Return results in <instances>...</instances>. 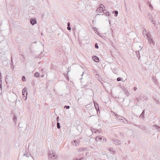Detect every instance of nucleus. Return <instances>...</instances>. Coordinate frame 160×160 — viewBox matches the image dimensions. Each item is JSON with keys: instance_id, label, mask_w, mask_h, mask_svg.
I'll return each mask as SVG.
<instances>
[{"instance_id": "f257e3e1", "label": "nucleus", "mask_w": 160, "mask_h": 160, "mask_svg": "<svg viewBox=\"0 0 160 160\" xmlns=\"http://www.w3.org/2000/svg\"><path fill=\"white\" fill-rule=\"evenodd\" d=\"M147 38L148 40V42L150 43V44L151 45L152 44L154 46L155 45V42L153 41L152 39V38L151 37V35L150 36L148 35H147Z\"/></svg>"}, {"instance_id": "f03ea898", "label": "nucleus", "mask_w": 160, "mask_h": 160, "mask_svg": "<svg viewBox=\"0 0 160 160\" xmlns=\"http://www.w3.org/2000/svg\"><path fill=\"white\" fill-rule=\"evenodd\" d=\"M148 19L152 22L154 24L155 26L156 21L153 19V16L150 14H149L148 15Z\"/></svg>"}, {"instance_id": "7ed1b4c3", "label": "nucleus", "mask_w": 160, "mask_h": 160, "mask_svg": "<svg viewBox=\"0 0 160 160\" xmlns=\"http://www.w3.org/2000/svg\"><path fill=\"white\" fill-rule=\"evenodd\" d=\"M28 94V91L27 89L24 88L22 92V95L23 96V98L24 100H26L27 99V96Z\"/></svg>"}, {"instance_id": "20e7f679", "label": "nucleus", "mask_w": 160, "mask_h": 160, "mask_svg": "<svg viewBox=\"0 0 160 160\" xmlns=\"http://www.w3.org/2000/svg\"><path fill=\"white\" fill-rule=\"evenodd\" d=\"M105 7L102 4H100V6L97 9L96 11L97 12L100 13L102 11H103L105 10Z\"/></svg>"}, {"instance_id": "39448f33", "label": "nucleus", "mask_w": 160, "mask_h": 160, "mask_svg": "<svg viewBox=\"0 0 160 160\" xmlns=\"http://www.w3.org/2000/svg\"><path fill=\"white\" fill-rule=\"evenodd\" d=\"M12 80V78L11 76H7L6 77L5 81L7 83H11Z\"/></svg>"}, {"instance_id": "423d86ee", "label": "nucleus", "mask_w": 160, "mask_h": 160, "mask_svg": "<svg viewBox=\"0 0 160 160\" xmlns=\"http://www.w3.org/2000/svg\"><path fill=\"white\" fill-rule=\"evenodd\" d=\"M31 24L33 25L37 23V21L36 19L31 18L30 20Z\"/></svg>"}, {"instance_id": "0eeeda50", "label": "nucleus", "mask_w": 160, "mask_h": 160, "mask_svg": "<svg viewBox=\"0 0 160 160\" xmlns=\"http://www.w3.org/2000/svg\"><path fill=\"white\" fill-rule=\"evenodd\" d=\"M56 156L55 154L54 153H52V154H51L50 153H49L48 155V158H52V157L53 158H56Z\"/></svg>"}, {"instance_id": "6e6552de", "label": "nucleus", "mask_w": 160, "mask_h": 160, "mask_svg": "<svg viewBox=\"0 0 160 160\" xmlns=\"http://www.w3.org/2000/svg\"><path fill=\"white\" fill-rule=\"evenodd\" d=\"M93 60L96 62H98L99 61L98 58L96 56L92 57Z\"/></svg>"}, {"instance_id": "1a4fd4ad", "label": "nucleus", "mask_w": 160, "mask_h": 160, "mask_svg": "<svg viewBox=\"0 0 160 160\" xmlns=\"http://www.w3.org/2000/svg\"><path fill=\"white\" fill-rule=\"evenodd\" d=\"M113 142L115 144L117 145H119L121 143L119 140L116 139L113 140Z\"/></svg>"}, {"instance_id": "9d476101", "label": "nucleus", "mask_w": 160, "mask_h": 160, "mask_svg": "<svg viewBox=\"0 0 160 160\" xmlns=\"http://www.w3.org/2000/svg\"><path fill=\"white\" fill-rule=\"evenodd\" d=\"M94 104L95 109L97 111H99V106L98 103L96 102H94Z\"/></svg>"}, {"instance_id": "9b49d317", "label": "nucleus", "mask_w": 160, "mask_h": 160, "mask_svg": "<svg viewBox=\"0 0 160 160\" xmlns=\"http://www.w3.org/2000/svg\"><path fill=\"white\" fill-rule=\"evenodd\" d=\"M105 138L103 137H100V136H97L96 138V140L97 141H98L99 140L101 141L102 139H103V140H104Z\"/></svg>"}, {"instance_id": "f8f14e48", "label": "nucleus", "mask_w": 160, "mask_h": 160, "mask_svg": "<svg viewBox=\"0 0 160 160\" xmlns=\"http://www.w3.org/2000/svg\"><path fill=\"white\" fill-rule=\"evenodd\" d=\"M143 35L144 36V37H145V36H146V37H147V35H148L150 36V35L149 34V33L148 32V34L147 33V32L146 30H144L143 32Z\"/></svg>"}, {"instance_id": "ddd939ff", "label": "nucleus", "mask_w": 160, "mask_h": 160, "mask_svg": "<svg viewBox=\"0 0 160 160\" xmlns=\"http://www.w3.org/2000/svg\"><path fill=\"white\" fill-rule=\"evenodd\" d=\"M123 91L124 92H125L126 94L127 95V96H128L129 95V93L128 91V90L126 88H124L123 89Z\"/></svg>"}, {"instance_id": "4468645a", "label": "nucleus", "mask_w": 160, "mask_h": 160, "mask_svg": "<svg viewBox=\"0 0 160 160\" xmlns=\"http://www.w3.org/2000/svg\"><path fill=\"white\" fill-rule=\"evenodd\" d=\"M153 127L155 128L156 129L158 130V131L160 132V127L156 125H154L153 126Z\"/></svg>"}, {"instance_id": "2eb2a0df", "label": "nucleus", "mask_w": 160, "mask_h": 160, "mask_svg": "<svg viewBox=\"0 0 160 160\" xmlns=\"http://www.w3.org/2000/svg\"><path fill=\"white\" fill-rule=\"evenodd\" d=\"M144 112H145V110H144L143 111L141 114L140 115V117H139L140 118H144V114L145 113Z\"/></svg>"}, {"instance_id": "dca6fc26", "label": "nucleus", "mask_w": 160, "mask_h": 160, "mask_svg": "<svg viewBox=\"0 0 160 160\" xmlns=\"http://www.w3.org/2000/svg\"><path fill=\"white\" fill-rule=\"evenodd\" d=\"M86 150V148H80L78 149V152H82L85 151Z\"/></svg>"}, {"instance_id": "f3484780", "label": "nucleus", "mask_w": 160, "mask_h": 160, "mask_svg": "<svg viewBox=\"0 0 160 160\" xmlns=\"http://www.w3.org/2000/svg\"><path fill=\"white\" fill-rule=\"evenodd\" d=\"M109 150L110 152L111 153L113 154H114L116 152L112 148H110L109 149Z\"/></svg>"}, {"instance_id": "a211bd4d", "label": "nucleus", "mask_w": 160, "mask_h": 160, "mask_svg": "<svg viewBox=\"0 0 160 160\" xmlns=\"http://www.w3.org/2000/svg\"><path fill=\"white\" fill-rule=\"evenodd\" d=\"M23 156H25L27 158H28L29 157V156H31V157H32L30 155V153H24L23 154Z\"/></svg>"}, {"instance_id": "6ab92c4d", "label": "nucleus", "mask_w": 160, "mask_h": 160, "mask_svg": "<svg viewBox=\"0 0 160 160\" xmlns=\"http://www.w3.org/2000/svg\"><path fill=\"white\" fill-rule=\"evenodd\" d=\"M113 13H114V16L115 17H117L118 16V12L117 11H114L112 12Z\"/></svg>"}, {"instance_id": "aec40b11", "label": "nucleus", "mask_w": 160, "mask_h": 160, "mask_svg": "<svg viewBox=\"0 0 160 160\" xmlns=\"http://www.w3.org/2000/svg\"><path fill=\"white\" fill-rule=\"evenodd\" d=\"M103 12L107 16H109L110 15V14L109 13V12L106 11H104V10L103 11Z\"/></svg>"}, {"instance_id": "412c9836", "label": "nucleus", "mask_w": 160, "mask_h": 160, "mask_svg": "<svg viewBox=\"0 0 160 160\" xmlns=\"http://www.w3.org/2000/svg\"><path fill=\"white\" fill-rule=\"evenodd\" d=\"M34 76L38 78L39 76V73L38 72H36L35 73Z\"/></svg>"}, {"instance_id": "4be33fe9", "label": "nucleus", "mask_w": 160, "mask_h": 160, "mask_svg": "<svg viewBox=\"0 0 160 160\" xmlns=\"http://www.w3.org/2000/svg\"><path fill=\"white\" fill-rule=\"evenodd\" d=\"M141 129L143 131H144L145 132H147V128L146 127H143L141 128Z\"/></svg>"}, {"instance_id": "5701e85b", "label": "nucleus", "mask_w": 160, "mask_h": 160, "mask_svg": "<svg viewBox=\"0 0 160 160\" xmlns=\"http://www.w3.org/2000/svg\"><path fill=\"white\" fill-rule=\"evenodd\" d=\"M3 37L2 36H0V43L3 40Z\"/></svg>"}, {"instance_id": "b1692460", "label": "nucleus", "mask_w": 160, "mask_h": 160, "mask_svg": "<svg viewBox=\"0 0 160 160\" xmlns=\"http://www.w3.org/2000/svg\"><path fill=\"white\" fill-rule=\"evenodd\" d=\"M17 118L15 116V115H14L13 116V120L15 122L17 120Z\"/></svg>"}, {"instance_id": "393cba45", "label": "nucleus", "mask_w": 160, "mask_h": 160, "mask_svg": "<svg viewBox=\"0 0 160 160\" xmlns=\"http://www.w3.org/2000/svg\"><path fill=\"white\" fill-rule=\"evenodd\" d=\"M148 5L150 9H151V10H152L153 9V7L152 6V5L150 3H148Z\"/></svg>"}, {"instance_id": "a878e982", "label": "nucleus", "mask_w": 160, "mask_h": 160, "mask_svg": "<svg viewBox=\"0 0 160 160\" xmlns=\"http://www.w3.org/2000/svg\"><path fill=\"white\" fill-rule=\"evenodd\" d=\"M57 128L58 129H59L60 128V123L58 122L57 123Z\"/></svg>"}, {"instance_id": "bb28decb", "label": "nucleus", "mask_w": 160, "mask_h": 160, "mask_svg": "<svg viewBox=\"0 0 160 160\" xmlns=\"http://www.w3.org/2000/svg\"><path fill=\"white\" fill-rule=\"evenodd\" d=\"M71 143L73 145L75 146H77V144H76L75 142H74V141H72L71 142Z\"/></svg>"}, {"instance_id": "cd10ccee", "label": "nucleus", "mask_w": 160, "mask_h": 160, "mask_svg": "<svg viewBox=\"0 0 160 160\" xmlns=\"http://www.w3.org/2000/svg\"><path fill=\"white\" fill-rule=\"evenodd\" d=\"M64 108H66L67 109H68L70 108V106H69L65 105L64 107Z\"/></svg>"}, {"instance_id": "c85d7f7f", "label": "nucleus", "mask_w": 160, "mask_h": 160, "mask_svg": "<svg viewBox=\"0 0 160 160\" xmlns=\"http://www.w3.org/2000/svg\"><path fill=\"white\" fill-rule=\"evenodd\" d=\"M95 48L97 49H98L99 48L98 46V44L97 43H95Z\"/></svg>"}, {"instance_id": "c756f323", "label": "nucleus", "mask_w": 160, "mask_h": 160, "mask_svg": "<svg viewBox=\"0 0 160 160\" xmlns=\"http://www.w3.org/2000/svg\"><path fill=\"white\" fill-rule=\"evenodd\" d=\"M22 80L23 81H25V76H23L22 77Z\"/></svg>"}, {"instance_id": "7c9ffc66", "label": "nucleus", "mask_w": 160, "mask_h": 160, "mask_svg": "<svg viewBox=\"0 0 160 160\" xmlns=\"http://www.w3.org/2000/svg\"><path fill=\"white\" fill-rule=\"evenodd\" d=\"M122 78H117V80L118 81H120L121 80Z\"/></svg>"}, {"instance_id": "2f4dec72", "label": "nucleus", "mask_w": 160, "mask_h": 160, "mask_svg": "<svg viewBox=\"0 0 160 160\" xmlns=\"http://www.w3.org/2000/svg\"><path fill=\"white\" fill-rule=\"evenodd\" d=\"M1 78H0V87L1 88H2V80H1Z\"/></svg>"}, {"instance_id": "473e14b6", "label": "nucleus", "mask_w": 160, "mask_h": 160, "mask_svg": "<svg viewBox=\"0 0 160 160\" xmlns=\"http://www.w3.org/2000/svg\"><path fill=\"white\" fill-rule=\"evenodd\" d=\"M67 29L69 30H71V28L70 27V26H68L67 27Z\"/></svg>"}, {"instance_id": "72a5a7b5", "label": "nucleus", "mask_w": 160, "mask_h": 160, "mask_svg": "<svg viewBox=\"0 0 160 160\" xmlns=\"http://www.w3.org/2000/svg\"><path fill=\"white\" fill-rule=\"evenodd\" d=\"M70 69L68 68L67 69V74L70 71Z\"/></svg>"}, {"instance_id": "f704fd0d", "label": "nucleus", "mask_w": 160, "mask_h": 160, "mask_svg": "<svg viewBox=\"0 0 160 160\" xmlns=\"http://www.w3.org/2000/svg\"><path fill=\"white\" fill-rule=\"evenodd\" d=\"M74 141V142H75L76 144H77V145L78 144V142L77 140H75V141Z\"/></svg>"}, {"instance_id": "c9c22d12", "label": "nucleus", "mask_w": 160, "mask_h": 160, "mask_svg": "<svg viewBox=\"0 0 160 160\" xmlns=\"http://www.w3.org/2000/svg\"><path fill=\"white\" fill-rule=\"evenodd\" d=\"M133 89L134 91H136L137 90V88L136 87H134L133 88Z\"/></svg>"}, {"instance_id": "e433bc0d", "label": "nucleus", "mask_w": 160, "mask_h": 160, "mask_svg": "<svg viewBox=\"0 0 160 160\" xmlns=\"http://www.w3.org/2000/svg\"><path fill=\"white\" fill-rule=\"evenodd\" d=\"M70 22H68V23H67V25H68V26H70Z\"/></svg>"}, {"instance_id": "4c0bfd02", "label": "nucleus", "mask_w": 160, "mask_h": 160, "mask_svg": "<svg viewBox=\"0 0 160 160\" xmlns=\"http://www.w3.org/2000/svg\"><path fill=\"white\" fill-rule=\"evenodd\" d=\"M121 119L122 120H126V118H124V117H122V118Z\"/></svg>"}, {"instance_id": "58836bf2", "label": "nucleus", "mask_w": 160, "mask_h": 160, "mask_svg": "<svg viewBox=\"0 0 160 160\" xmlns=\"http://www.w3.org/2000/svg\"><path fill=\"white\" fill-rule=\"evenodd\" d=\"M59 117H58L57 118V122H58V119H59Z\"/></svg>"}, {"instance_id": "ea45409f", "label": "nucleus", "mask_w": 160, "mask_h": 160, "mask_svg": "<svg viewBox=\"0 0 160 160\" xmlns=\"http://www.w3.org/2000/svg\"><path fill=\"white\" fill-rule=\"evenodd\" d=\"M21 56L22 57V58H23V59H24V55H21Z\"/></svg>"}, {"instance_id": "a19ab883", "label": "nucleus", "mask_w": 160, "mask_h": 160, "mask_svg": "<svg viewBox=\"0 0 160 160\" xmlns=\"http://www.w3.org/2000/svg\"><path fill=\"white\" fill-rule=\"evenodd\" d=\"M136 100L137 102H138L139 101V99L138 98H137L136 99Z\"/></svg>"}, {"instance_id": "79ce46f5", "label": "nucleus", "mask_w": 160, "mask_h": 160, "mask_svg": "<svg viewBox=\"0 0 160 160\" xmlns=\"http://www.w3.org/2000/svg\"><path fill=\"white\" fill-rule=\"evenodd\" d=\"M126 122H124V123H125V124H127L128 123V121H127V120H126Z\"/></svg>"}, {"instance_id": "37998d69", "label": "nucleus", "mask_w": 160, "mask_h": 160, "mask_svg": "<svg viewBox=\"0 0 160 160\" xmlns=\"http://www.w3.org/2000/svg\"><path fill=\"white\" fill-rule=\"evenodd\" d=\"M11 65H13V63H12H12H11Z\"/></svg>"}, {"instance_id": "c03bdc74", "label": "nucleus", "mask_w": 160, "mask_h": 160, "mask_svg": "<svg viewBox=\"0 0 160 160\" xmlns=\"http://www.w3.org/2000/svg\"><path fill=\"white\" fill-rule=\"evenodd\" d=\"M73 160H78V159L75 158V159H74Z\"/></svg>"}, {"instance_id": "a18cd8bd", "label": "nucleus", "mask_w": 160, "mask_h": 160, "mask_svg": "<svg viewBox=\"0 0 160 160\" xmlns=\"http://www.w3.org/2000/svg\"><path fill=\"white\" fill-rule=\"evenodd\" d=\"M145 100H146H146H147V98H146L145 99Z\"/></svg>"}, {"instance_id": "49530a36", "label": "nucleus", "mask_w": 160, "mask_h": 160, "mask_svg": "<svg viewBox=\"0 0 160 160\" xmlns=\"http://www.w3.org/2000/svg\"><path fill=\"white\" fill-rule=\"evenodd\" d=\"M83 73L82 74V75H81L82 76V75H83Z\"/></svg>"}, {"instance_id": "de8ad7c7", "label": "nucleus", "mask_w": 160, "mask_h": 160, "mask_svg": "<svg viewBox=\"0 0 160 160\" xmlns=\"http://www.w3.org/2000/svg\"><path fill=\"white\" fill-rule=\"evenodd\" d=\"M100 15V14H98L97 15Z\"/></svg>"}, {"instance_id": "09e8293b", "label": "nucleus", "mask_w": 160, "mask_h": 160, "mask_svg": "<svg viewBox=\"0 0 160 160\" xmlns=\"http://www.w3.org/2000/svg\"><path fill=\"white\" fill-rule=\"evenodd\" d=\"M11 62H12V59H11Z\"/></svg>"}, {"instance_id": "8fccbe9b", "label": "nucleus", "mask_w": 160, "mask_h": 160, "mask_svg": "<svg viewBox=\"0 0 160 160\" xmlns=\"http://www.w3.org/2000/svg\"><path fill=\"white\" fill-rule=\"evenodd\" d=\"M138 126V127H140V126Z\"/></svg>"}]
</instances>
